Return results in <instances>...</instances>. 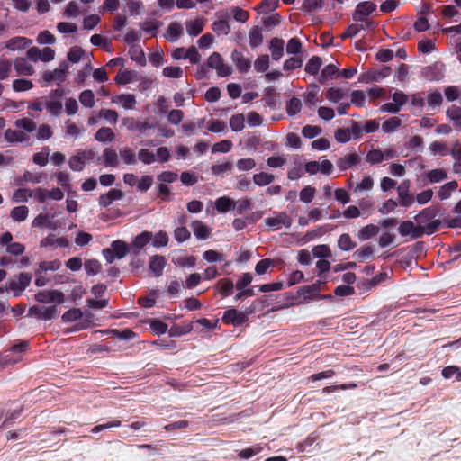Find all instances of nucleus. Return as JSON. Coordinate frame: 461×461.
<instances>
[{
	"instance_id": "obj_1",
	"label": "nucleus",
	"mask_w": 461,
	"mask_h": 461,
	"mask_svg": "<svg viewBox=\"0 0 461 461\" xmlns=\"http://www.w3.org/2000/svg\"><path fill=\"white\" fill-rule=\"evenodd\" d=\"M438 213V206H429L420 212L415 217V221L418 223V227L425 229L427 226H432L433 230L426 233L427 235H432L439 230L441 226V221L435 219Z\"/></svg>"
},
{
	"instance_id": "obj_2",
	"label": "nucleus",
	"mask_w": 461,
	"mask_h": 461,
	"mask_svg": "<svg viewBox=\"0 0 461 461\" xmlns=\"http://www.w3.org/2000/svg\"><path fill=\"white\" fill-rule=\"evenodd\" d=\"M258 301H254L249 307H247L244 312H239L235 308L226 310L221 318L225 324H231L234 327L242 326L249 321V316L255 312L256 304Z\"/></svg>"
},
{
	"instance_id": "obj_3",
	"label": "nucleus",
	"mask_w": 461,
	"mask_h": 461,
	"mask_svg": "<svg viewBox=\"0 0 461 461\" xmlns=\"http://www.w3.org/2000/svg\"><path fill=\"white\" fill-rule=\"evenodd\" d=\"M432 226H427L425 229L415 226L411 221H404L400 223L398 231L401 236L405 237L410 235L412 240L421 238L425 233L431 232Z\"/></svg>"
},
{
	"instance_id": "obj_4",
	"label": "nucleus",
	"mask_w": 461,
	"mask_h": 461,
	"mask_svg": "<svg viewBox=\"0 0 461 461\" xmlns=\"http://www.w3.org/2000/svg\"><path fill=\"white\" fill-rule=\"evenodd\" d=\"M206 65L208 68H214L217 72V75L221 77H228L232 72L231 67L224 63L221 55L218 52H213L211 54L206 61Z\"/></svg>"
},
{
	"instance_id": "obj_5",
	"label": "nucleus",
	"mask_w": 461,
	"mask_h": 461,
	"mask_svg": "<svg viewBox=\"0 0 461 461\" xmlns=\"http://www.w3.org/2000/svg\"><path fill=\"white\" fill-rule=\"evenodd\" d=\"M34 298L42 303H57L61 304L65 302V295L59 290H41L34 295Z\"/></svg>"
},
{
	"instance_id": "obj_6",
	"label": "nucleus",
	"mask_w": 461,
	"mask_h": 461,
	"mask_svg": "<svg viewBox=\"0 0 461 461\" xmlns=\"http://www.w3.org/2000/svg\"><path fill=\"white\" fill-rule=\"evenodd\" d=\"M68 68L69 66L68 62L63 61L62 63H60L59 67L58 68H55L53 71H45L42 74V79L47 83L56 81L58 82V84H59L65 81Z\"/></svg>"
},
{
	"instance_id": "obj_7",
	"label": "nucleus",
	"mask_w": 461,
	"mask_h": 461,
	"mask_svg": "<svg viewBox=\"0 0 461 461\" xmlns=\"http://www.w3.org/2000/svg\"><path fill=\"white\" fill-rule=\"evenodd\" d=\"M376 10V5L371 1L360 2L357 5L356 9L352 14L355 22H364L367 16Z\"/></svg>"
},
{
	"instance_id": "obj_8",
	"label": "nucleus",
	"mask_w": 461,
	"mask_h": 461,
	"mask_svg": "<svg viewBox=\"0 0 461 461\" xmlns=\"http://www.w3.org/2000/svg\"><path fill=\"white\" fill-rule=\"evenodd\" d=\"M32 281V275L30 273L23 272L17 276V280H12L9 282V288L13 290L14 295L18 297L22 294L30 285Z\"/></svg>"
},
{
	"instance_id": "obj_9",
	"label": "nucleus",
	"mask_w": 461,
	"mask_h": 461,
	"mask_svg": "<svg viewBox=\"0 0 461 461\" xmlns=\"http://www.w3.org/2000/svg\"><path fill=\"white\" fill-rule=\"evenodd\" d=\"M267 226L272 230H279L282 226L289 228L292 224V219L286 214V212H279L276 217H268L265 219Z\"/></svg>"
},
{
	"instance_id": "obj_10",
	"label": "nucleus",
	"mask_w": 461,
	"mask_h": 461,
	"mask_svg": "<svg viewBox=\"0 0 461 461\" xmlns=\"http://www.w3.org/2000/svg\"><path fill=\"white\" fill-rule=\"evenodd\" d=\"M321 284L322 282L318 280L312 285L301 286L298 294L303 295L306 300L320 299L322 297L320 294Z\"/></svg>"
},
{
	"instance_id": "obj_11",
	"label": "nucleus",
	"mask_w": 461,
	"mask_h": 461,
	"mask_svg": "<svg viewBox=\"0 0 461 461\" xmlns=\"http://www.w3.org/2000/svg\"><path fill=\"white\" fill-rule=\"evenodd\" d=\"M410 182L408 180L403 181L398 187V196L400 205L404 207L411 206L414 202L412 194H409Z\"/></svg>"
},
{
	"instance_id": "obj_12",
	"label": "nucleus",
	"mask_w": 461,
	"mask_h": 461,
	"mask_svg": "<svg viewBox=\"0 0 461 461\" xmlns=\"http://www.w3.org/2000/svg\"><path fill=\"white\" fill-rule=\"evenodd\" d=\"M231 59L235 63L237 69L241 73H246L251 67L249 59L244 57L241 51L234 50L231 53Z\"/></svg>"
},
{
	"instance_id": "obj_13",
	"label": "nucleus",
	"mask_w": 461,
	"mask_h": 461,
	"mask_svg": "<svg viewBox=\"0 0 461 461\" xmlns=\"http://www.w3.org/2000/svg\"><path fill=\"white\" fill-rule=\"evenodd\" d=\"M123 197V192L120 189L113 188L110 189L106 194H103L99 196L98 203L101 207H107L113 203V201L122 199Z\"/></svg>"
},
{
	"instance_id": "obj_14",
	"label": "nucleus",
	"mask_w": 461,
	"mask_h": 461,
	"mask_svg": "<svg viewBox=\"0 0 461 461\" xmlns=\"http://www.w3.org/2000/svg\"><path fill=\"white\" fill-rule=\"evenodd\" d=\"M360 162V157L357 153L347 154L337 160V167L341 171H345Z\"/></svg>"
},
{
	"instance_id": "obj_15",
	"label": "nucleus",
	"mask_w": 461,
	"mask_h": 461,
	"mask_svg": "<svg viewBox=\"0 0 461 461\" xmlns=\"http://www.w3.org/2000/svg\"><path fill=\"white\" fill-rule=\"evenodd\" d=\"M166 266V259L163 256L155 255L150 258L149 270L155 276H160L163 274Z\"/></svg>"
},
{
	"instance_id": "obj_16",
	"label": "nucleus",
	"mask_w": 461,
	"mask_h": 461,
	"mask_svg": "<svg viewBox=\"0 0 461 461\" xmlns=\"http://www.w3.org/2000/svg\"><path fill=\"white\" fill-rule=\"evenodd\" d=\"M104 332L121 340H131L138 336L133 330L128 328L123 330L111 329L106 330Z\"/></svg>"
},
{
	"instance_id": "obj_17",
	"label": "nucleus",
	"mask_w": 461,
	"mask_h": 461,
	"mask_svg": "<svg viewBox=\"0 0 461 461\" xmlns=\"http://www.w3.org/2000/svg\"><path fill=\"white\" fill-rule=\"evenodd\" d=\"M14 65L18 75L32 76L34 73L33 67L25 58L16 59Z\"/></svg>"
},
{
	"instance_id": "obj_18",
	"label": "nucleus",
	"mask_w": 461,
	"mask_h": 461,
	"mask_svg": "<svg viewBox=\"0 0 461 461\" xmlns=\"http://www.w3.org/2000/svg\"><path fill=\"white\" fill-rule=\"evenodd\" d=\"M285 41L280 38H273L270 41L269 49L271 57L274 60H279L284 55Z\"/></svg>"
},
{
	"instance_id": "obj_19",
	"label": "nucleus",
	"mask_w": 461,
	"mask_h": 461,
	"mask_svg": "<svg viewBox=\"0 0 461 461\" xmlns=\"http://www.w3.org/2000/svg\"><path fill=\"white\" fill-rule=\"evenodd\" d=\"M216 288L222 298L230 296L234 288V283L230 278H221L217 282Z\"/></svg>"
},
{
	"instance_id": "obj_20",
	"label": "nucleus",
	"mask_w": 461,
	"mask_h": 461,
	"mask_svg": "<svg viewBox=\"0 0 461 461\" xmlns=\"http://www.w3.org/2000/svg\"><path fill=\"white\" fill-rule=\"evenodd\" d=\"M5 139L10 143H21L29 140L28 135L22 131L7 129L5 131Z\"/></svg>"
},
{
	"instance_id": "obj_21",
	"label": "nucleus",
	"mask_w": 461,
	"mask_h": 461,
	"mask_svg": "<svg viewBox=\"0 0 461 461\" xmlns=\"http://www.w3.org/2000/svg\"><path fill=\"white\" fill-rule=\"evenodd\" d=\"M151 239L152 233L149 231H143L140 234L137 235L132 241L134 253H139V250L145 247L151 240Z\"/></svg>"
},
{
	"instance_id": "obj_22",
	"label": "nucleus",
	"mask_w": 461,
	"mask_h": 461,
	"mask_svg": "<svg viewBox=\"0 0 461 461\" xmlns=\"http://www.w3.org/2000/svg\"><path fill=\"white\" fill-rule=\"evenodd\" d=\"M192 229L198 240H206L210 236V229L201 221H194Z\"/></svg>"
},
{
	"instance_id": "obj_23",
	"label": "nucleus",
	"mask_w": 461,
	"mask_h": 461,
	"mask_svg": "<svg viewBox=\"0 0 461 461\" xmlns=\"http://www.w3.org/2000/svg\"><path fill=\"white\" fill-rule=\"evenodd\" d=\"M380 229L378 226L374 224H368L365 227H362L357 232V238L360 240H366L374 238L379 232Z\"/></svg>"
},
{
	"instance_id": "obj_24",
	"label": "nucleus",
	"mask_w": 461,
	"mask_h": 461,
	"mask_svg": "<svg viewBox=\"0 0 461 461\" xmlns=\"http://www.w3.org/2000/svg\"><path fill=\"white\" fill-rule=\"evenodd\" d=\"M110 249L117 258H122L129 252L128 244L121 240L113 241Z\"/></svg>"
},
{
	"instance_id": "obj_25",
	"label": "nucleus",
	"mask_w": 461,
	"mask_h": 461,
	"mask_svg": "<svg viewBox=\"0 0 461 461\" xmlns=\"http://www.w3.org/2000/svg\"><path fill=\"white\" fill-rule=\"evenodd\" d=\"M447 117L454 122L456 129H461V107L453 104L446 112Z\"/></svg>"
},
{
	"instance_id": "obj_26",
	"label": "nucleus",
	"mask_w": 461,
	"mask_h": 461,
	"mask_svg": "<svg viewBox=\"0 0 461 461\" xmlns=\"http://www.w3.org/2000/svg\"><path fill=\"white\" fill-rule=\"evenodd\" d=\"M60 267L61 261L59 259H54L51 261H41L38 264V268L35 270V275H39V273L47 271H56L59 270Z\"/></svg>"
},
{
	"instance_id": "obj_27",
	"label": "nucleus",
	"mask_w": 461,
	"mask_h": 461,
	"mask_svg": "<svg viewBox=\"0 0 461 461\" xmlns=\"http://www.w3.org/2000/svg\"><path fill=\"white\" fill-rule=\"evenodd\" d=\"M422 76L429 81H438L442 78V72L437 66H427L422 68Z\"/></svg>"
},
{
	"instance_id": "obj_28",
	"label": "nucleus",
	"mask_w": 461,
	"mask_h": 461,
	"mask_svg": "<svg viewBox=\"0 0 461 461\" xmlns=\"http://www.w3.org/2000/svg\"><path fill=\"white\" fill-rule=\"evenodd\" d=\"M235 203L232 199L227 196H222L215 201V209L219 212H227L234 209Z\"/></svg>"
},
{
	"instance_id": "obj_29",
	"label": "nucleus",
	"mask_w": 461,
	"mask_h": 461,
	"mask_svg": "<svg viewBox=\"0 0 461 461\" xmlns=\"http://www.w3.org/2000/svg\"><path fill=\"white\" fill-rule=\"evenodd\" d=\"M167 33L166 38L169 41L174 42L183 34V27L179 23H171L167 27Z\"/></svg>"
},
{
	"instance_id": "obj_30",
	"label": "nucleus",
	"mask_w": 461,
	"mask_h": 461,
	"mask_svg": "<svg viewBox=\"0 0 461 461\" xmlns=\"http://www.w3.org/2000/svg\"><path fill=\"white\" fill-rule=\"evenodd\" d=\"M104 164L105 167H117L118 166V155L115 149L112 148H106L103 152Z\"/></svg>"
},
{
	"instance_id": "obj_31",
	"label": "nucleus",
	"mask_w": 461,
	"mask_h": 461,
	"mask_svg": "<svg viewBox=\"0 0 461 461\" xmlns=\"http://www.w3.org/2000/svg\"><path fill=\"white\" fill-rule=\"evenodd\" d=\"M338 68L333 64L327 65L321 71L319 77V82L322 85L326 83L328 79H332L338 76Z\"/></svg>"
},
{
	"instance_id": "obj_32",
	"label": "nucleus",
	"mask_w": 461,
	"mask_h": 461,
	"mask_svg": "<svg viewBox=\"0 0 461 461\" xmlns=\"http://www.w3.org/2000/svg\"><path fill=\"white\" fill-rule=\"evenodd\" d=\"M338 247L343 251H349L357 247V243L352 240L349 234L343 233L338 239Z\"/></svg>"
},
{
	"instance_id": "obj_33",
	"label": "nucleus",
	"mask_w": 461,
	"mask_h": 461,
	"mask_svg": "<svg viewBox=\"0 0 461 461\" xmlns=\"http://www.w3.org/2000/svg\"><path fill=\"white\" fill-rule=\"evenodd\" d=\"M458 185L456 181H450L445 185H443L438 192V196L440 200L448 199L451 196L452 192L456 191Z\"/></svg>"
},
{
	"instance_id": "obj_34",
	"label": "nucleus",
	"mask_w": 461,
	"mask_h": 461,
	"mask_svg": "<svg viewBox=\"0 0 461 461\" xmlns=\"http://www.w3.org/2000/svg\"><path fill=\"white\" fill-rule=\"evenodd\" d=\"M322 65V60L319 56H312L305 65V72L310 75H316Z\"/></svg>"
},
{
	"instance_id": "obj_35",
	"label": "nucleus",
	"mask_w": 461,
	"mask_h": 461,
	"mask_svg": "<svg viewBox=\"0 0 461 461\" xmlns=\"http://www.w3.org/2000/svg\"><path fill=\"white\" fill-rule=\"evenodd\" d=\"M249 45L251 48H257L263 43V34L259 27H253L249 33Z\"/></svg>"
},
{
	"instance_id": "obj_36",
	"label": "nucleus",
	"mask_w": 461,
	"mask_h": 461,
	"mask_svg": "<svg viewBox=\"0 0 461 461\" xmlns=\"http://www.w3.org/2000/svg\"><path fill=\"white\" fill-rule=\"evenodd\" d=\"M373 253H374V249H373L372 245L366 244L363 247H361L360 249H357L354 252L353 257L358 262H363L366 259L369 258L373 255Z\"/></svg>"
},
{
	"instance_id": "obj_37",
	"label": "nucleus",
	"mask_w": 461,
	"mask_h": 461,
	"mask_svg": "<svg viewBox=\"0 0 461 461\" xmlns=\"http://www.w3.org/2000/svg\"><path fill=\"white\" fill-rule=\"evenodd\" d=\"M186 31L190 35L197 36L203 30V21L200 19L186 21Z\"/></svg>"
},
{
	"instance_id": "obj_38",
	"label": "nucleus",
	"mask_w": 461,
	"mask_h": 461,
	"mask_svg": "<svg viewBox=\"0 0 461 461\" xmlns=\"http://www.w3.org/2000/svg\"><path fill=\"white\" fill-rule=\"evenodd\" d=\"M332 230V227L330 224H325L323 226H319L315 230L307 231L303 237V240L309 241L317 237L322 236L324 233L329 232Z\"/></svg>"
},
{
	"instance_id": "obj_39",
	"label": "nucleus",
	"mask_w": 461,
	"mask_h": 461,
	"mask_svg": "<svg viewBox=\"0 0 461 461\" xmlns=\"http://www.w3.org/2000/svg\"><path fill=\"white\" fill-rule=\"evenodd\" d=\"M15 127L18 129H23L26 132H32L37 129L36 122L30 118H22L18 119L14 122Z\"/></svg>"
},
{
	"instance_id": "obj_40",
	"label": "nucleus",
	"mask_w": 461,
	"mask_h": 461,
	"mask_svg": "<svg viewBox=\"0 0 461 461\" xmlns=\"http://www.w3.org/2000/svg\"><path fill=\"white\" fill-rule=\"evenodd\" d=\"M53 215L50 214H39L32 221L33 227H48L49 229L55 230V226L50 221Z\"/></svg>"
},
{
	"instance_id": "obj_41",
	"label": "nucleus",
	"mask_w": 461,
	"mask_h": 461,
	"mask_svg": "<svg viewBox=\"0 0 461 461\" xmlns=\"http://www.w3.org/2000/svg\"><path fill=\"white\" fill-rule=\"evenodd\" d=\"M286 113L289 116H294L300 113L302 109V102L299 98L292 97L285 105Z\"/></svg>"
},
{
	"instance_id": "obj_42",
	"label": "nucleus",
	"mask_w": 461,
	"mask_h": 461,
	"mask_svg": "<svg viewBox=\"0 0 461 461\" xmlns=\"http://www.w3.org/2000/svg\"><path fill=\"white\" fill-rule=\"evenodd\" d=\"M115 135L112 129L107 127L100 128L95 135V139L99 142L112 141Z\"/></svg>"
},
{
	"instance_id": "obj_43",
	"label": "nucleus",
	"mask_w": 461,
	"mask_h": 461,
	"mask_svg": "<svg viewBox=\"0 0 461 461\" xmlns=\"http://www.w3.org/2000/svg\"><path fill=\"white\" fill-rule=\"evenodd\" d=\"M274 175L266 172H260L253 176V181L255 185L258 186L267 185L271 184L274 181Z\"/></svg>"
},
{
	"instance_id": "obj_44",
	"label": "nucleus",
	"mask_w": 461,
	"mask_h": 461,
	"mask_svg": "<svg viewBox=\"0 0 461 461\" xmlns=\"http://www.w3.org/2000/svg\"><path fill=\"white\" fill-rule=\"evenodd\" d=\"M442 376L445 379L455 377L456 381H461V369L456 366H447L442 369Z\"/></svg>"
},
{
	"instance_id": "obj_45",
	"label": "nucleus",
	"mask_w": 461,
	"mask_h": 461,
	"mask_svg": "<svg viewBox=\"0 0 461 461\" xmlns=\"http://www.w3.org/2000/svg\"><path fill=\"white\" fill-rule=\"evenodd\" d=\"M84 268L87 275L95 276L101 271L102 265L97 259L92 258L85 261Z\"/></svg>"
},
{
	"instance_id": "obj_46",
	"label": "nucleus",
	"mask_w": 461,
	"mask_h": 461,
	"mask_svg": "<svg viewBox=\"0 0 461 461\" xmlns=\"http://www.w3.org/2000/svg\"><path fill=\"white\" fill-rule=\"evenodd\" d=\"M427 177L429 181V183H439L445 179L447 178V174L445 169L439 168V169H432L428 172Z\"/></svg>"
},
{
	"instance_id": "obj_47",
	"label": "nucleus",
	"mask_w": 461,
	"mask_h": 461,
	"mask_svg": "<svg viewBox=\"0 0 461 461\" xmlns=\"http://www.w3.org/2000/svg\"><path fill=\"white\" fill-rule=\"evenodd\" d=\"M29 210L25 205L14 207L10 213L12 219L15 221H23L27 218Z\"/></svg>"
},
{
	"instance_id": "obj_48",
	"label": "nucleus",
	"mask_w": 461,
	"mask_h": 461,
	"mask_svg": "<svg viewBox=\"0 0 461 461\" xmlns=\"http://www.w3.org/2000/svg\"><path fill=\"white\" fill-rule=\"evenodd\" d=\"M230 126L233 131H240L245 127V117L242 113L234 114L230 119Z\"/></svg>"
},
{
	"instance_id": "obj_49",
	"label": "nucleus",
	"mask_w": 461,
	"mask_h": 461,
	"mask_svg": "<svg viewBox=\"0 0 461 461\" xmlns=\"http://www.w3.org/2000/svg\"><path fill=\"white\" fill-rule=\"evenodd\" d=\"M83 316L82 311L79 308H72L70 310L66 311L62 314V321L64 322H73L76 321Z\"/></svg>"
},
{
	"instance_id": "obj_50",
	"label": "nucleus",
	"mask_w": 461,
	"mask_h": 461,
	"mask_svg": "<svg viewBox=\"0 0 461 461\" xmlns=\"http://www.w3.org/2000/svg\"><path fill=\"white\" fill-rule=\"evenodd\" d=\"M402 124V121L398 117H392L384 122L382 124V130L386 133L393 132Z\"/></svg>"
},
{
	"instance_id": "obj_51",
	"label": "nucleus",
	"mask_w": 461,
	"mask_h": 461,
	"mask_svg": "<svg viewBox=\"0 0 461 461\" xmlns=\"http://www.w3.org/2000/svg\"><path fill=\"white\" fill-rule=\"evenodd\" d=\"M429 149L434 155L447 156L450 150L447 146L441 141L435 140L430 143Z\"/></svg>"
},
{
	"instance_id": "obj_52",
	"label": "nucleus",
	"mask_w": 461,
	"mask_h": 461,
	"mask_svg": "<svg viewBox=\"0 0 461 461\" xmlns=\"http://www.w3.org/2000/svg\"><path fill=\"white\" fill-rule=\"evenodd\" d=\"M80 103L87 107L92 108L95 105V95L92 90L86 89L79 95Z\"/></svg>"
},
{
	"instance_id": "obj_53",
	"label": "nucleus",
	"mask_w": 461,
	"mask_h": 461,
	"mask_svg": "<svg viewBox=\"0 0 461 461\" xmlns=\"http://www.w3.org/2000/svg\"><path fill=\"white\" fill-rule=\"evenodd\" d=\"M45 107L53 116H59L62 112V103L59 100H50L45 103Z\"/></svg>"
},
{
	"instance_id": "obj_54",
	"label": "nucleus",
	"mask_w": 461,
	"mask_h": 461,
	"mask_svg": "<svg viewBox=\"0 0 461 461\" xmlns=\"http://www.w3.org/2000/svg\"><path fill=\"white\" fill-rule=\"evenodd\" d=\"M120 156L126 165H135L137 163L136 155L130 148L120 149Z\"/></svg>"
},
{
	"instance_id": "obj_55",
	"label": "nucleus",
	"mask_w": 461,
	"mask_h": 461,
	"mask_svg": "<svg viewBox=\"0 0 461 461\" xmlns=\"http://www.w3.org/2000/svg\"><path fill=\"white\" fill-rule=\"evenodd\" d=\"M28 40L25 37H14L6 41L5 47L11 50L21 49L28 43Z\"/></svg>"
},
{
	"instance_id": "obj_56",
	"label": "nucleus",
	"mask_w": 461,
	"mask_h": 461,
	"mask_svg": "<svg viewBox=\"0 0 461 461\" xmlns=\"http://www.w3.org/2000/svg\"><path fill=\"white\" fill-rule=\"evenodd\" d=\"M13 89L15 92L27 91L33 87V83L29 79H15L13 81Z\"/></svg>"
},
{
	"instance_id": "obj_57",
	"label": "nucleus",
	"mask_w": 461,
	"mask_h": 461,
	"mask_svg": "<svg viewBox=\"0 0 461 461\" xmlns=\"http://www.w3.org/2000/svg\"><path fill=\"white\" fill-rule=\"evenodd\" d=\"M212 29L217 34L227 35L230 32V26L226 20H218L212 24Z\"/></svg>"
},
{
	"instance_id": "obj_58",
	"label": "nucleus",
	"mask_w": 461,
	"mask_h": 461,
	"mask_svg": "<svg viewBox=\"0 0 461 461\" xmlns=\"http://www.w3.org/2000/svg\"><path fill=\"white\" fill-rule=\"evenodd\" d=\"M85 50L79 46L71 47L68 52V59L72 63H77L84 56Z\"/></svg>"
},
{
	"instance_id": "obj_59",
	"label": "nucleus",
	"mask_w": 461,
	"mask_h": 461,
	"mask_svg": "<svg viewBox=\"0 0 461 461\" xmlns=\"http://www.w3.org/2000/svg\"><path fill=\"white\" fill-rule=\"evenodd\" d=\"M312 255L319 258H327L331 257V251L328 245H317L312 248Z\"/></svg>"
},
{
	"instance_id": "obj_60",
	"label": "nucleus",
	"mask_w": 461,
	"mask_h": 461,
	"mask_svg": "<svg viewBox=\"0 0 461 461\" xmlns=\"http://www.w3.org/2000/svg\"><path fill=\"white\" fill-rule=\"evenodd\" d=\"M138 158L145 165H150L156 160L155 154L148 149H140Z\"/></svg>"
},
{
	"instance_id": "obj_61",
	"label": "nucleus",
	"mask_w": 461,
	"mask_h": 461,
	"mask_svg": "<svg viewBox=\"0 0 461 461\" xmlns=\"http://www.w3.org/2000/svg\"><path fill=\"white\" fill-rule=\"evenodd\" d=\"M262 450V447L259 445H255L251 447H247L242 450H240L238 453V456L241 459H249L257 454L260 453Z\"/></svg>"
},
{
	"instance_id": "obj_62",
	"label": "nucleus",
	"mask_w": 461,
	"mask_h": 461,
	"mask_svg": "<svg viewBox=\"0 0 461 461\" xmlns=\"http://www.w3.org/2000/svg\"><path fill=\"white\" fill-rule=\"evenodd\" d=\"M53 131L51 127L48 124H41L39 126L36 133V138L40 140H46L52 137Z\"/></svg>"
},
{
	"instance_id": "obj_63",
	"label": "nucleus",
	"mask_w": 461,
	"mask_h": 461,
	"mask_svg": "<svg viewBox=\"0 0 461 461\" xmlns=\"http://www.w3.org/2000/svg\"><path fill=\"white\" fill-rule=\"evenodd\" d=\"M254 68L258 72H265L269 68V57L267 55H260L255 60Z\"/></svg>"
},
{
	"instance_id": "obj_64",
	"label": "nucleus",
	"mask_w": 461,
	"mask_h": 461,
	"mask_svg": "<svg viewBox=\"0 0 461 461\" xmlns=\"http://www.w3.org/2000/svg\"><path fill=\"white\" fill-rule=\"evenodd\" d=\"M117 98L119 103H121L122 107L125 109H132L136 104L135 96L131 94H122L120 95Z\"/></svg>"
}]
</instances>
